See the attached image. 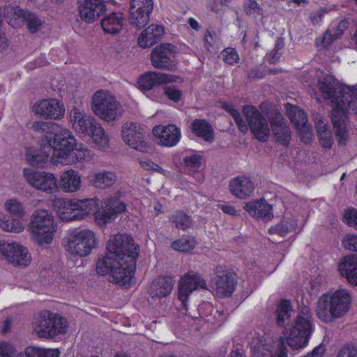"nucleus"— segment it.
<instances>
[{"label":"nucleus","mask_w":357,"mask_h":357,"mask_svg":"<svg viewBox=\"0 0 357 357\" xmlns=\"http://www.w3.org/2000/svg\"><path fill=\"white\" fill-rule=\"evenodd\" d=\"M222 59L228 64L234 65L239 61V56L236 50L234 48H226L222 53Z\"/></svg>","instance_id":"obj_51"},{"label":"nucleus","mask_w":357,"mask_h":357,"mask_svg":"<svg viewBox=\"0 0 357 357\" xmlns=\"http://www.w3.org/2000/svg\"><path fill=\"white\" fill-rule=\"evenodd\" d=\"M286 114L298 130L302 141L310 143L313 138L311 126L307 123V117L304 111L297 106L287 103L285 105Z\"/></svg>","instance_id":"obj_14"},{"label":"nucleus","mask_w":357,"mask_h":357,"mask_svg":"<svg viewBox=\"0 0 357 357\" xmlns=\"http://www.w3.org/2000/svg\"><path fill=\"white\" fill-rule=\"evenodd\" d=\"M89 183L95 188L107 189L116 181V174L110 171H98L91 172L88 176Z\"/></svg>","instance_id":"obj_33"},{"label":"nucleus","mask_w":357,"mask_h":357,"mask_svg":"<svg viewBox=\"0 0 357 357\" xmlns=\"http://www.w3.org/2000/svg\"><path fill=\"white\" fill-rule=\"evenodd\" d=\"M106 255L98 259L96 271L99 275H109L111 282L130 285L134 277L139 247L127 234L110 236L107 243Z\"/></svg>","instance_id":"obj_2"},{"label":"nucleus","mask_w":357,"mask_h":357,"mask_svg":"<svg viewBox=\"0 0 357 357\" xmlns=\"http://www.w3.org/2000/svg\"><path fill=\"white\" fill-rule=\"evenodd\" d=\"M347 25L348 22L347 20H342L335 28L330 29L334 34V38H340L347 29Z\"/></svg>","instance_id":"obj_63"},{"label":"nucleus","mask_w":357,"mask_h":357,"mask_svg":"<svg viewBox=\"0 0 357 357\" xmlns=\"http://www.w3.org/2000/svg\"><path fill=\"white\" fill-rule=\"evenodd\" d=\"M91 110L96 116L107 123L117 120L123 112L120 102L107 90H99L93 94Z\"/></svg>","instance_id":"obj_8"},{"label":"nucleus","mask_w":357,"mask_h":357,"mask_svg":"<svg viewBox=\"0 0 357 357\" xmlns=\"http://www.w3.org/2000/svg\"><path fill=\"white\" fill-rule=\"evenodd\" d=\"M87 136L91 138L98 149L105 151L109 148L110 138L99 122L93 126Z\"/></svg>","instance_id":"obj_36"},{"label":"nucleus","mask_w":357,"mask_h":357,"mask_svg":"<svg viewBox=\"0 0 357 357\" xmlns=\"http://www.w3.org/2000/svg\"><path fill=\"white\" fill-rule=\"evenodd\" d=\"M352 303L349 290L340 287L321 295L316 303L315 313L324 323H333L349 312Z\"/></svg>","instance_id":"obj_5"},{"label":"nucleus","mask_w":357,"mask_h":357,"mask_svg":"<svg viewBox=\"0 0 357 357\" xmlns=\"http://www.w3.org/2000/svg\"><path fill=\"white\" fill-rule=\"evenodd\" d=\"M164 32L163 26L151 24L142 32L138 38V44L142 48H149L161 39Z\"/></svg>","instance_id":"obj_30"},{"label":"nucleus","mask_w":357,"mask_h":357,"mask_svg":"<svg viewBox=\"0 0 357 357\" xmlns=\"http://www.w3.org/2000/svg\"><path fill=\"white\" fill-rule=\"evenodd\" d=\"M340 275L353 287H357V255L350 254L344 257L338 264Z\"/></svg>","instance_id":"obj_28"},{"label":"nucleus","mask_w":357,"mask_h":357,"mask_svg":"<svg viewBox=\"0 0 357 357\" xmlns=\"http://www.w3.org/2000/svg\"><path fill=\"white\" fill-rule=\"evenodd\" d=\"M314 124L317 134L331 131L328 122L321 115L317 114L314 117Z\"/></svg>","instance_id":"obj_57"},{"label":"nucleus","mask_w":357,"mask_h":357,"mask_svg":"<svg viewBox=\"0 0 357 357\" xmlns=\"http://www.w3.org/2000/svg\"><path fill=\"white\" fill-rule=\"evenodd\" d=\"M1 256L15 267H28L32 261L28 248L18 241H6Z\"/></svg>","instance_id":"obj_11"},{"label":"nucleus","mask_w":357,"mask_h":357,"mask_svg":"<svg viewBox=\"0 0 357 357\" xmlns=\"http://www.w3.org/2000/svg\"><path fill=\"white\" fill-rule=\"evenodd\" d=\"M207 288L206 281L202 275L195 271H189L180 279L178 287V298L181 303L183 309L188 310V301L192 293L197 289Z\"/></svg>","instance_id":"obj_13"},{"label":"nucleus","mask_w":357,"mask_h":357,"mask_svg":"<svg viewBox=\"0 0 357 357\" xmlns=\"http://www.w3.org/2000/svg\"><path fill=\"white\" fill-rule=\"evenodd\" d=\"M196 246L195 238L188 236L176 240L172 243V248L178 252H189Z\"/></svg>","instance_id":"obj_45"},{"label":"nucleus","mask_w":357,"mask_h":357,"mask_svg":"<svg viewBox=\"0 0 357 357\" xmlns=\"http://www.w3.org/2000/svg\"><path fill=\"white\" fill-rule=\"evenodd\" d=\"M126 209V204L119 198H107L102 201L101 206H98V211L95 214V221L100 226L105 225L117 215L123 213Z\"/></svg>","instance_id":"obj_15"},{"label":"nucleus","mask_w":357,"mask_h":357,"mask_svg":"<svg viewBox=\"0 0 357 357\" xmlns=\"http://www.w3.org/2000/svg\"><path fill=\"white\" fill-rule=\"evenodd\" d=\"M223 108L226 111H227L234 119L235 122L237 124L238 129L241 130V132H245L248 131V126L243 121L241 114L238 110L234 108L232 105L226 103L223 105Z\"/></svg>","instance_id":"obj_47"},{"label":"nucleus","mask_w":357,"mask_h":357,"mask_svg":"<svg viewBox=\"0 0 357 357\" xmlns=\"http://www.w3.org/2000/svg\"><path fill=\"white\" fill-rule=\"evenodd\" d=\"M318 87L323 97L331 100L335 135L338 144L344 146L349 137L347 114H357V102L354 100L355 86L340 85L333 75H326L319 79Z\"/></svg>","instance_id":"obj_3"},{"label":"nucleus","mask_w":357,"mask_h":357,"mask_svg":"<svg viewBox=\"0 0 357 357\" xmlns=\"http://www.w3.org/2000/svg\"><path fill=\"white\" fill-rule=\"evenodd\" d=\"M243 208L252 217L271 219L273 217L272 206L264 199H256L245 204Z\"/></svg>","instance_id":"obj_31"},{"label":"nucleus","mask_w":357,"mask_h":357,"mask_svg":"<svg viewBox=\"0 0 357 357\" xmlns=\"http://www.w3.org/2000/svg\"><path fill=\"white\" fill-rule=\"evenodd\" d=\"M215 273L214 282L217 294L222 297L231 296L236 284L234 274L221 267L217 268Z\"/></svg>","instance_id":"obj_22"},{"label":"nucleus","mask_w":357,"mask_h":357,"mask_svg":"<svg viewBox=\"0 0 357 357\" xmlns=\"http://www.w3.org/2000/svg\"><path fill=\"white\" fill-rule=\"evenodd\" d=\"M30 238L38 246L51 245L57 231V222L52 211L37 208L31 217L27 226Z\"/></svg>","instance_id":"obj_6"},{"label":"nucleus","mask_w":357,"mask_h":357,"mask_svg":"<svg viewBox=\"0 0 357 357\" xmlns=\"http://www.w3.org/2000/svg\"><path fill=\"white\" fill-rule=\"evenodd\" d=\"M121 137L125 144L141 152H147L149 146L144 140L145 133L139 124L126 123L122 126Z\"/></svg>","instance_id":"obj_17"},{"label":"nucleus","mask_w":357,"mask_h":357,"mask_svg":"<svg viewBox=\"0 0 357 357\" xmlns=\"http://www.w3.org/2000/svg\"><path fill=\"white\" fill-rule=\"evenodd\" d=\"M14 352L13 347L7 342H0V357H12Z\"/></svg>","instance_id":"obj_61"},{"label":"nucleus","mask_w":357,"mask_h":357,"mask_svg":"<svg viewBox=\"0 0 357 357\" xmlns=\"http://www.w3.org/2000/svg\"><path fill=\"white\" fill-rule=\"evenodd\" d=\"M164 93L171 100L178 102L182 96V91L176 86H169L164 88Z\"/></svg>","instance_id":"obj_53"},{"label":"nucleus","mask_w":357,"mask_h":357,"mask_svg":"<svg viewBox=\"0 0 357 357\" xmlns=\"http://www.w3.org/2000/svg\"><path fill=\"white\" fill-rule=\"evenodd\" d=\"M284 46V40L282 38H278L273 50L266 54V60L271 63H276L282 55Z\"/></svg>","instance_id":"obj_48"},{"label":"nucleus","mask_w":357,"mask_h":357,"mask_svg":"<svg viewBox=\"0 0 357 357\" xmlns=\"http://www.w3.org/2000/svg\"><path fill=\"white\" fill-rule=\"evenodd\" d=\"M130 8H137L138 9L146 10L152 11L153 1L152 0H131Z\"/></svg>","instance_id":"obj_58"},{"label":"nucleus","mask_w":357,"mask_h":357,"mask_svg":"<svg viewBox=\"0 0 357 357\" xmlns=\"http://www.w3.org/2000/svg\"><path fill=\"white\" fill-rule=\"evenodd\" d=\"M3 208L13 217L23 218L26 215L24 204L17 198H10L3 203Z\"/></svg>","instance_id":"obj_40"},{"label":"nucleus","mask_w":357,"mask_h":357,"mask_svg":"<svg viewBox=\"0 0 357 357\" xmlns=\"http://www.w3.org/2000/svg\"><path fill=\"white\" fill-rule=\"evenodd\" d=\"M151 11L130 8L129 21L137 29L144 27L149 21V14Z\"/></svg>","instance_id":"obj_41"},{"label":"nucleus","mask_w":357,"mask_h":357,"mask_svg":"<svg viewBox=\"0 0 357 357\" xmlns=\"http://www.w3.org/2000/svg\"><path fill=\"white\" fill-rule=\"evenodd\" d=\"M243 112L255 137L260 142H266L271 135L267 119L257 109L251 105L244 107Z\"/></svg>","instance_id":"obj_12"},{"label":"nucleus","mask_w":357,"mask_h":357,"mask_svg":"<svg viewBox=\"0 0 357 357\" xmlns=\"http://www.w3.org/2000/svg\"><path fill=\"white\" fill-rule=\"evenodd\" d=\"M52 204L61 220L66 222L75 220L73 198H56L53 200Z\"/></svg>","instance_id":"obj_32"},{"label":"nucleus","mask_w":357,"mask_h":357,"mask_svg":"<svg viewBox=\"0 0 357 357\" xmlns=\"http://www.w3.org/2000/svg\"><path fill=\"white\" fill-rule=\"evenodd\" d=\"M24 157L31 167L43 168L48 161L56 166L87 162L93 158V153L84 144H78L69 129L61 128L53 137H43L38 146H26Z\"/></svg>","instance_id":"obj_1"},{"label":"nucleus","mask_w":357,"mask_h":357,"mask_svg":"<svg viewBox=\"0 0 357 357\" xmlns=\"http://www.w3.org/2000/svg\"><path fill=\"white\" fill-rule=\"evenodd\" d=\"M22 177L30 187L36 190L47 195L59 192L58 179L54 173L24 167L22 169Z\"/></svg>","instance_id":"obj_10"},{"label":"nucleus","mask_w":357,"mask_h":357,"mask_svg":"<svg viewBox=\"0 0 357 357\" xmlns=\"http://www.w3.org/2000/svg\"><path fill=\"white\" fill-rule=\"evenodd\" d=\"M21 219L0 213V228L5 232L20 234L25 230V225Z\"/></svg>","instance_id":"obj_37"},{"label":"nucleus","mask_w":357,"mask_h":357,"mask_svg":"<svg viewBox=\"0 0 357 357\" xmlns=\"http://www.w3.org/2000/svg\"><path fill=\"white\" fill-rule=\"evenodd\" d=\"M337 38H334V34L331 29H328L323 36L317 38L316 45L319 48H326L329 47Z\"/></svg>","instance_id":"obj_50"},{"label":"nucleus","mask_w":357,"mask_h":357,"mask_svg":"<svg viewBox=\"0 0 357 357\" xmlns=\"http://www.w3.org/2000/svg\"><path fill=\"white\" fill-rule=\"evenodd\" d=\"M75 220H82L91 215L95 217L98 211L100 205L99 199L97 197L77 199L73 198Z\"/></svg>","instance_id":"obj_27"},{"label":"nucleus","mask_w":357,"mask_h":357,"mask_svg":"<svg viewBox=\"0 0 357 357\" xmlns=\"http://www.w3.org/2000/svg\"><path fill=\"white\" fill-rule=\"evenodd\" d=\"M169 220L175 224L176 228L185 230L192 226V220L183 211H176L170 217Z\"/></svg>","instance_id":"obj_44"},{"label":"nucleus","mask_w":357,"mask_h":357,"mask_svg":"<svg viewBox=\"0 0 357 357\" xmlns=\"http://www.w3.org/2000/svg\"><path fill=\"white\" fill-rule=\"evenodd\" d=\"M213 310V307L210 303H203L199 305L198 311L199 314V319L206 320L209 321L208 316L204 312L206 310L207 312H211Z\"/></svg>","instance_id":"obj_64"},{"label":"nucleus","mask_w":357,"mask_h":357,"mask_svg":"<svg viewBox=\"0 0 357 357\" xmlns=\"http://www.w3.org/2000/svg\"><path fill=\"white\" fill-rule=\"evenodd\" d=\"M337 357H357V348L347 345L340 349Z\"/></svg>","instance_id":"obj_62"},{"label":"nucleus","mask_w":357,"mask_h":357,"mask_svg":"<svg viewBox=\"0 0 357 357\" xmlns=\"http://www.w3.org/2000/svg\"><path fill=\"white\" fill-rule=\"evenodd\" d=\"M174 48V45L170 43L162 44L155 47L151 53L153 66L157 68L174 69V65L171 60Z\"/></svg>","instance_id":"obj_26"},{"label":"nucleus","mask_w":357,"mask_h":357,"mask_svg":"<svg viewBox=\"0 0 357 357\" xmlns=\"http://www.w3.org/2000/svg\"><path fill=\"white\" fill-rule=\"evenodd\" d=\"M215 43V33L207 31L204 37L205 47L208 52H216L217 50L214 47Z\"/></svg>","instance_id":"obj_59"},{"label":"nucleus","mask_w":357,"mask_h":357,"mask_svg":"<svg viewBox=\"0 0 357 357\" xmlns=\"http://www.w3.org/2000/svg\"><path fill=\"white\" fill-rule=\"evenodd\" d=\"M228 188L232 195L238 199H245L253 193L255 186L250 177L238 176L229 181Z\"/></svg>","instance_id":"obj_25"},{"label":"nucleus","mask_w":357,"mask_h":357,"mask_svg":"<svg viewBox=\"0 0 357 357\" xmlns=\"http://www.w3.org/2000/svg\"><path fill=\"white\" fill-rule=\"evenodd\" d=\"M191 128L193 133L205 141L211 142L213 139L212 127L206 120H194Z\"/></svg>","instance_id":"obj_39"},{"label":"nucleus","mask_w":357,"mask_h":357,"mask_svg":"<svg viewBox=\"0 0 357 357\" xmlns=\"http://www.w3.org/2000/svg\"><path fill=\"white\" fill-rule=\"evenodd\" d=\"M27 11L22 9L18 6L8 5L3 9V16L10 25L14 28L23 26Z\"/></svg>","instance_id":"obj_35"},{"label":"nucleus","mask_w":357,"mask_h":357,"mask_svg":"<svg viewBox=\"0 0 357 357\" xmlns=\"http://www.w3.org/2000/svg\"><path fill=\"white\" fill-rule=\"evenodd\" d=\"M54 126H58V125L56 123H52L45 122V121H35L32 124L31 128L33 130H34L36 132H44L46 130H47L48 129L51 128Z\"/></svg>","instance_id":"obj_60"},{"label":"nucleus","mask_w":357,"mask_h":357,"mask_svg":"<svg viewBox=\"0 0 357 357\" xmlns=\"http://www.w3.org/2000/svg\"><path fill=\"white\" fill-rule=\"evenodd\" d=\"M293 312L290 302L282 301L276 310V321L278 326H283L289 319Z\"/></svg>","instance_id":"obj_43"},{"label":"nucleus","mask_w":357,"mask_h":357,"mask_svg":"<svg viewBox=\"0 0 357 357\" xmlns=\"http://www.w3.org/2000/svg\"><path fill=\"white\" fill-rule=\"evenodd\" d=\"M342 245L348 250L357 252V236L347 234L342 240Z\"/></svg>","instance_id":"obj_56"},{"label":"nucleus","mask_w":357,"mask_h":357,"mask_svg":"<svg viewBox=\"0 0 357 357\" xmlns=\"http://www.w3.org/2000/svg\"><path fill=\"white\" fill-rule=\"evenodd\" d=\"M297 222L294 218L285 220L275 226L271 227L268 232L271 234H278L280 236H286L289 232L295 230Z\"/></svg>","instance_id":"obj_42"},{"label":"nucleus","mask_w":357,"mask_h":357,"mask_svg":"<svg viewBox=\"0 0 357 357\" xmlns=\"http://www.w3.org/2000/svg\"><path fill=\"white\" fill-rule=\"evenodd\" d=\"M202 156L197 154L187 155L184 158V163L190 171L195 172L201 166Z\"/></svg>","instance_id":"obj_49"},{"label":"nucleus","mask_w":357,"mask_h":357,"mask_svg":"<svg viewBox=\"0 0 357 357\" xmlns=\"http://www.w3.org/2000/svg\"><path fill=\"white\" fill-rule=\"evenodd\" d=\"M114 3V0H83L79 6V15L82 20L91 23L107 10L106 4Z\"/></svg>","instance_id":"obj_19"},{"label":"nucleus","mask_w":357,"mask_h":357,"mask_svg":"<svg viewBox=\"0 0 357 357\" xmlns=\"http://www.w3.org/2000/svg\"><path fill=\"white\" fill-rule=\"evenodd\" d=\"M294 324L296 326H305L312 329L311 313L310 310L307 306H302L300 312L296 317Z\"/></svg>","instance_id":"obj_46"},{"label":"nucleus","mask_w":357,"mask_h":357,"mask_svg":"<svg viewBox=\"0 0 357 357\" xmlns=\"http://www.w3.org/2000/svg\"><path fill=\"white\" fill-rule=\"evenodd\" d=\"M69 122L76 133L87 136L98 121L84 109L74 107L69 112Z\"/></svg>","instance_id":"obj_18"},{"label":"nucleus","mask_w":357,"mask_h":357,"mask_svg":"<svg viewBox=\"0 0 357 357\" xmlns=\"http://www.w3.org/2000/svg\"><path fill=\"white\" fill-rule=\"evenodd\" d=\"M177 79L178 77L174 75L148 72L139 77L137 84L142 90L149 91L161 84L176 82Z\"/></svg>","instance_id":"obj_23"},{"label":"nucleus","mask_w":357,"mask_h":357,"mask_svg":"<svg viewBox=\"0 0 357 357\" xmlns=\"http://www.w3.org/2000/svg\"><path fill=\"white\" fill-rule=\"evenodd\" d=\"M268 119L276 141L283 145H288L291 138V134L282 114L275 110L268 116Z\"/></svg>","instance_id":"obj_24"},{"label":"nucleus","mask_w":357,"mask_h":357,"mask_svg":"<svg viewBox=\"0 0 357 357\" xmlns=\"http://www.w3.org/2000/svg\"><path fill=\"white\" fill-rule=\"evenodd\" d=\"M311 332V328L294 323L283 330L282 335L275 333L257 335L250 343L252 357H288L285 342L291 350L301 351L307 346Z\"/></svg>","instance_id":"obj_4"},{"label":"nucleus","mask_w":357,"mask_h":357,"mask_svg":"<svg viewBox=\"0 0 357 357\" xmlns=\"http://www.w3.org/2000/svg\"><path fill=\"white\" fill-rule=\"evenodd\" d=\"M96 245L95 234L89 229L70 233L65 238V249L73 256L86 257Z\"/></svg>","instance_id":"obj_9"},{"label":"nucleus","mask_w":357,"mask_h":357,"mask_svg":"<svg viewBox=\"0 0 357 357\" xmlns=\"http://www.w3.org/2000/svg\"><path fill=\"white\" fill-rule=\"evenodd\" d=\"M174 281L171 277H158L151 284L149 294L152 298L167 297L172 292Z\"/></svg>","instance_id":"obj_29"},{"label":"nucleus","mask_w":357,"mask_h":357,"mask_svg":"<svg viewBox=\"0 0 357 357\" xmlns=\"http://www.w3.org/2000/svg\"><path fill=\"white\" fill-rule=\"evenodd\" d=\"M68 328L67 319L49 311H43L33 318L32 333L40 338H52L63 334Z\"/></svg>","instance_id":"obj_7"},{"label":"nucleus","mask_w":357,"mask_h":357,"mask_svg":"<svg viewBox=\"0 0 357 357\" xmlns=\"http://www.w3.org/2000/svg\"><path fill=\"white\" fill-rule=\"evenodd\" d=\"M59 191L67 194L79 192L82 188V178L80 173L74 169H68L59 176L58 179Z\"/></svg>","instance_id":"obj_21"},{"label":"nucleus","mask_w":357,"mask_h":357,"mask_svg":"<svg viewBox=\"0 0 357 357\" xmlns=\"http://www.w3.org/2000/svg\"><path fill=\"white\" fill-rule=\"evenodd\" d=\"M60 351L56 349H45L36 346L27 347L17 357H59Z\"/></svg>","instance_id":"obj_38"},{"label":"nucleus","mask_w":357,"mask_h":357,"mask_svg":"<svg viewBox=\"0 0 357 357\" xmlns=\"http://www.w3.org/2000/svg\"><path fill=\"white\" fill-rule=\"evenodd\" d=\"M153 134L158 144L167 147L176 146L181 137L180 129L173 124L156 126L153 129Z\"/></svg>","instance_id":"obj_20"},{"label":"nucleus","mask_w":357,"mask_h":357,"mask_svg":"<svg viewBox=\"0 0 357 357\" xmlns=\"http://www.w3.org/2000/svg\"><path fill=\"white\" fill-rule=\"evenodd\" d=\"M344 221L349 226L357 229V209L349 208L344 213Z\"/></svg>","instance_id":"obj_54"},{"label":"nucleus","mask_w":357,"mask_h":357,"mask_svg":"<svg viewBox=\"0 0 357 357\" xmlns=\"http://www.w3.org/2000/svg\"><path fill=\"white\" fill-rule=\"evenodd\" d=\"M125 17L120 12L112 13L101 20V26L105 33L116 34L122 30Z\"/></svg>","instance_id":"obj_34"},{"label":"nucleus","mask_w":357,"mask_h":357,"mask_svg":"<svg viewBox=\"0 0 357 357\" xmlns=\"http://www.w3.org/2000/svg\"><path fill=\"white\" fill-rule=\"evenodd\" d=\"M25 21L26 22L29 30L32 33L38 31L42 25L41 21L38 18V17L28 11Z\"/></svg>","instance_id":"obj_52"},{"label":"nucleus","mask_w":357,"mask_h":357,"mask_svg":"<svg viewBox=\"0 0 357 357\" xmlns=\"http://www.w3.org/2000/svg\"><path fill=\"white\" fill-rule=\"evenodd\" d=\"M319 143L324 149H331L333 144V135L331 131L317 134Z\"/></svg>","instance_id":"obj_55"},{"label":"nucleus","mask_w":357,"mask_h":357,"mask_svg":"<svg viewBox=\"0 0 357 357\" xmlns=\"http://www.w3.org/2000/svg\"><path fill=\"white\" fill-rule=\"evenodd\" d=\"M34 114L45 119L59 120L65 115L63 104L56 98H47L36 101L32 106Z\"/></svg>","instance_id":"obj_16"}]
</instances>
